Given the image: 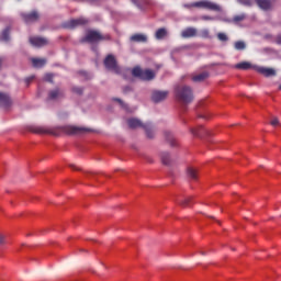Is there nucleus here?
Instances as JSON below:
<instances>
[{
  "instance_id": "obj_1",
  "label": "nucleus",
  "mask_w": 281,
  "mask_h": 281,
  "mask_svg": "<svg viewBox=\"0 0 281 281\" xmlns=\"http://www.w3.org/2000/svg\"><path fill=\"white\" fill-rule=\"evenodd\" d=\"M175 95L176 99L183 104H189L194 99L193 90L188 86H177L175 88Z\"/></svg>"
},
{
  "instance_id": "obj_2",
  "label": "nucleus",
  "mask_w": 281,
  "mask_h": 281,
  "mask_svg": "<svg viewBox=\"0 0 281 281\" xmlns=\"http://www.w3.org/2000/svg\"><path fill=\"white\" fill-rule=\"evenodd\" d=\"M186 7L210 10L217 13L223 12V7H221V4H217L216 2H212L211 0H199L198 2H192V4H187Z\"/></svg>"
},
{
  "instance_id": "obj_3",
  "label": "nucleus",
  "mask_w": 281,
  "mask_h": 281,
  "mask_svg": "<svg viewBox=\"0 0 281 281\" xmlns=\"http://www.w3.org/2000/svg\"><path fill=\"white\" fill-rule=\"evenodd\" d=\"M110 35H102L100 31H87L85 37L81 40L82 43L98 44L103 41H110Z\"/></svg>"
},
{
  "instance_id": "obj_4",
  "label": "nucleus",
  "mask_w": 281,
  "mask_h": 281,
  "mask_svg": "<svg viewBox=\"0 0 281 281\" xmlns=\"http://www.w3.org/2000/svg\"><path fill=\"white\" fill-rule=\"evenodd\" d=\"M132 75L135 78H138L143 81H151L156 77V74L153 70L150 69L143 70L140 67H135L132 70Z\"/></svg>"
},
{
  "instance_id": "obj_5",
  "label": "nucleus",
  "mask_w": 281,
  "mask_h": 281,
  "mask_svg": "<svg viewBox=\"0 0 281 281\" xmlns=\"http://www.w3.org/2000/svg\"><path fill=\"white\" fill-rule=\"evenodd\" d=\"M127 124L131 128H137V127H143L146 132V135L148 138H153L154 137V133H153V128L151 125L149 123L147 124H143L139 120L137 119H130L127 121Z\"/></svg>"
},
{
  "instance_id": "obj_6",
  "label": "nucleus",
  "mask_w": 281,
  "mask_h": 281,
  "mask_svg": "<svg viewBox=\"0 0 281 281\" xmlns=\"http://www.w3.org/2000/svg\"><path fill=\"white\" fill-rule=\"evenodd\" d=\"M59 131L67 135H81V134L91 132L90 128L71 126V125L63 126L59 128Z\"/></svg>"
},
{
  "instance_id": "obj_7",
  "label": "nucleus",
  "mask_w": 281,
  "mask_h": 281,
  "mask_svg": "<svg viewBox=\"0 0 281 281\" xmlns=\"http://www.w3.org/2000/svg\"><path fill=\"white\" fill-rule=\"evenodd\" d=\"M89 21L86 18H77L76 20H68V22H64L63 27L66 30H75L76 27H80L87 25Z\"/></svg>"
},
{
  "instance_id": "obj_8",
  "label": "nucleus",
  "mask_w": 281,
  "mask_h": 281,
  "mask_svg": "<svg viewBox=\"0 0 281 281\" xmlns=\"http://www.w3.org/2000/svg\"><path fill=\"white\" fill-rule=\"evenodd\" d=\"M103 64L108 70L114 71L115 74L120 72V69L117 67V61L114 55H106Z\"/></svg>"
},
{
  "instance_id": "obj_9",
  "label": "nucleus",
  "mask_w": 281,
  "mask_h": 281,
  "mask_svg": "<svg viewBox=\"0 0 281 281\" xmlns=\"http://www.w3.org/2000/svg\"><path fill=\"white\" fill-rule=\"evenodd\" d=\"M20 15L23 22L26 24L35 23L38 21V19H41L38 11H31V13H21Z\"/></svg>"
},
{
  "instance_id": "obj_10",
  "label": "nucleus",
  "mask_w": 281,
  "mask_h": 281,
  "mask_svg": "<svg viewBox=\"0 0 281 281\" xmlns=\"http://www.w3.org/2000/svg\"><path fill=\"white\" fill-rule=\"evenodd\" d=\"M276 2H277V0H255V3L262 11H270V10H272Z\"/></svg>"
},
{
  "instance_id": "obj_11",
  "label": "nucleus",
  "mask_w": 281,
  "mask_h": 281,
  "mask_svg": "<svg viewBox=\"0 0 281 281\" xmlns=\"http://www.w3.org/2000/svg\"><path fill=\"white\" fill-rule=\"evenodd\" d=\"M30 43L35 47H45L49 44L46 37H30Z\"/></svg>"
},
{
  "instance_id": "obj_12",
  "label": "nucleus",
  "mask_w": 281,
  "mask_h": 281,
  "mask_svg": "<svg viewBox=\"0 0 281 281\" xmlns=\"http://www.w3.org/2000/svg\"><path fill=\"white\" fill-rule=\"evenodd\" d=\"M168 94H169L168 91H154L151 94V100L155 103H159L166 100Z\"/></svg>"
},
{
  "instance_id": "obj_13",
  "label": "nucleus",
  "mask_w": 281,
  "mask_h": 281,
  "mask_svg": "<svg viewBox=\"0 0 281 281\" xmlns=\"http://www.w3.org/2000/svg\"><path fill=\"white\" fill-rule=\"evenodd\" d=\"M10 106H12V99H10V95L0 92V108L8 110Z\"/></svg>"
},
{
  "instance_id": "obj_14",
  "label": "nucleus",
  "mask_w": 281,
  "mask_h": 281,
  "mask_svg": "<svg viewBox=\"0 0 281 281\" xmlns=\"http://www.w3.org/2000/svg\"><path fill=\"white\" fill-rule=\"evenodd\" d=\"M196 34H198L196 29H194L193 26H188V29H184L181 32V37H183V38H192V37H195Z\"/></svg>"
},
{
  "instance_id": "obj_15",
  "label": "nucleus",
  "mask_w": 281,
  "mask_h": 281,
  "mask_svg": "<svg viewBox=\"0 0 281 281\" xmlns=\"http://www.w3.org/2000/svg\"><path fill=\"white\" fill-rule=\"evenodd\" d=\"M256 70L267 78L274 77L277 75L276 70L272 68L257 67Z\"/></svg>"
},
{
  "instance_id": "obj_16",
  "label": "nucleus",
  "mask_w": 281,
  "mask_h": 281,
  "mask_svg": "<svg viewBox=\"0 0 281 281\" xmlns=\"http://www.w3.org/2000/svg\"><path fill=\"white\" fill-rule=\"evenodd\" d=\"M130 41L133 43H146L147 36L143 33H135L134 35H131Z\"/></svg>"
},
{
  "instance_id": "obj_17",
  "label": "nucleus",
  "mask_w": 281,
  "mask_h": 281,
  "mask_svg": "<svg viewBox=\"0 0 281 281\" xmlns=\"http://www.w3.org/2000/svg\"><path fill=\"white\" fill-rule=\"evenodd\" d=\"M236 69H239V70H249L251 68H256V67H252V65L250 64V61H240L239 64H237L235 66Z\"/></svg>"
},
{
  "instance_id": "obj_18",
  "label": "nucleus",
  "mask_w": 281,
  "mask_h": 281,
  "mask_svg": "<svg viewBox=\"0 0 281 281\" xmlns=\"http://www.w3.org/2000/svg\"><path fill=\"white\" fill-rule=\"evenodd\" d=\"M63 97V91L60 89H55L48 92V100H57Z\"/></svg>"
},
{
  "instance_id": "obj_19",
  "label": "nucleus",
  "mask_w": 281,
  "mask_h": 281,
  "mask_svg": "<svg viewBox=\"0 0 281 281\" xmlns=\"http://www.w3.org/2000/svg\"><path fill=\"white\" fill-rule=\"evenodd\" d=\"M32 64H33V67L35 68H43V66L47 64V59H38L36 57H33Z\"/></svg>"
},
{
  "instance_id": "obj_20",
  "label": "nucleus",
  "mask_w": 281,
  "mask_h": 281,
  "mask_svg": "<svg viewBox=\"0 0 281 281\" xmlns=\"http://www.w3.org/2000/svg\"><path fill=\"white\" fill-rule=\"evenodd\" d=\"M207 78H209V74L206 71H204L198 76L192 77V81L193 82H203Z\"/></svg>"
},
{
  "instance_id": "obj_21",
  "label": "nucleus",
  "mask_w": 281,
  "mask_h": 281,
  "mask_svg": "<svg viewBox=\"0 0 281 281\" xmlns=\"http://www.w3.org/2000/svg\"><path fill=\"white\" fill-rule=\"evenodd\" d=\"M0 41L2 42H10V29L9 26L7 29H4V31H2L1 35H0Z\"/></svg>"
},
{
  "instance_id": "obj_22",
  "label": "nucleus",
  "mask_w": 281,
  "mask_h": 281,
  "mask_svg": "<svg viewBox=\"0 0 281 281\" xmlns=\"http://www.w3.org/2000/svg\"><path fill=\"white\" fill-rule=\"evenodd\" d=\"M165 137H166V140L170 144V146L172 147L177 146V142L170 132H165Z\"/></svg>"
},
{
  "instance_id": "obj_23",
  "label": "nucleus",
  "mask_w": 281,
  "mask_h": 281,
  "mask_svg": "<svg viewBox=\"0 0 281 281\" xmlns=\"http://www.w3.org/2000/svg\"><path fill=\"white\" fill-rule=\"evenodd\" d=\"M166 36H167L166 29H158L156 31V34H155L156 40L160 41V40H164Z\"/></svg>"
},
{
  "instance_id": "obj_24",
  "label": "nucleus",
  "mask_w": 281,
  "mask_h": 281,
  "mask_svg": "<svg viewBox=\"0 0 281 281\" xmlns=\"http://www.w3.org/2000/svg\"><path fill=\"white\" fill-rule=\"evenodd\" d=\"M192 200H193L192 196H188V198H186V199H183V200H179L178 203H179L181 206H183V207H188V206L191 205Z\"/></svg>"
},
{
  "instance_id": "obj_25",
  "label": "nucleus",
  "mask_w": 281,
  "mask_h": 281,
  "mask_svg": "<svg viewBox=\"0 0 281 281\" xmlns=\"http://www.w3.org/2000/svg\"><path fill=\"white\" fill-rule=\"evenodd\" d=\"M161 161L164 165L169 166L170 165V156L168 153L161 154Z\"/></svg>"
},
{
  "instance_id": "obj_26",
  "label": "nucleus",
  "mask_w": 281,
  "mask_h": 281,
  "mask_svg": "<svg viewBox=\"0 0 281 281\" xmlns=\"http://www.w3.org/2000/svg\"><path fill=\"white\" fill-rule=\"evenodd\" d=\"M188 176H189V178H191L192 180H196V179H198L196 170L193 169V168H189V169H188Z\"/></svg>"
},
{
  "instance_id": "obj_27",
  "label": "nucleus",
  "mask_w": 281,
  "mask_h": 281,
  "mask_svg": "<svg viewBox=\"0 0 281 281\" xmlns=\"http://www.w3.org/2000/svg\"><path fill=\"white\" fill-rule=\"evenodd\" d=\"M200 37L201 38H210V31L209 29H202L200 32Z\"/></svg>"
},
{
  "instance_id": "obj_28",
  "label": "nucleus",
  "mask_w": 281,
  "mask_h": 281,
  "mask_svg": "<svg viewBox=\"0 0 281 281\" xmlns=\"http://www.w3.org/2000/svg\"><path fill=\"white\" fill-rule=\"evenodd\" d=\"M204 128L202 126L198 127V128H190V132L193 136H200L201 132L203 131Z\"/></svg>"
},
{
  "instance_id": "obj_29",
  "label": "nucleus",
  "mask_w": 281,
  "mask_h": 281,
  "mask_svg": "<svg viewBox=\"0 0 281 281\" xmlns=\"http://www.w3.org/2000/svg\"><path fill=\"white\" fill-rule=\"evenodd\" d=\"M246 48L245 42H235V49L244 50Z\"/></svg>"
},
{
  "instance_id": "obj_30",
  "label": "nucleus",
  "mask_w": 281,
  "mask_h": 281,
  "mask_svg": "<svg viewBox=\"0 0 281 281\" xmlns=\"http://www.w3.org/2000/svg\"><path fill=\"white\" fill-rule=\"evenodd\" d=\"M237 2L249 8L254 5L252 0H237Z\"/></svg>"
},
{
  "instance_id": "obj_31",
  "label": "nucleus",
  "mask_w": 281,
  "mask_h": 281,
  "mask_svg": "<svg viewBox=\"0 0 281 281\" xmlns=\"http://www.w3.org/2000/svg\"><path fill=\"white\" fill-rule=\"evenodd\" d=\"M34 133H36V134L50 133V134H53V135H58V134H56V133H54V132H47V131H45V130H44V128H42V127H37V128H35Z\"/></svg>"
},
{
  "instance_id": "obj_32",
  "label": "nucleus",
  "mask_w": 281,
  "mask_h": 281,
  "mask_svg": "<svg viewBox=\"0 0 281 281\" xmlns=\"http://www.w3.org/2000/svg\"><path fill=\"white\" fill-rule=\"evenodd\" d=\"M217 38H218L221 42H227V41H228V37H227L226 33H218V34H217Z\"/></svg>"
},
{
  "instance_id": "obj_33",
  "label": "nucleus",
  "mask_w": 281,
  "mask_h": 281,
  "mask_svg": "<svg viewBox=\"0 0 281 281\" xmlns=\"http://www.w3.org/2000/svg\"><path fill=\"white\" fill-rule=\"evenodd\" d=\"M44 80L47 81V82H54V75L52 74H47L45 77H44Z\"/></svg>"
},
{
  "instance_id": "obj_34",
  "label": "nucleus",
  "mask_w": 281,
  "mask_h": 281,
  "mask_svg": "<svg viewBox=\"0 0 281 281\" xmlns=\"http://www.w3.org/2000/svg\"><path fill=\"white\" fill-rule=\"evenodd\" d=\"M34 78H35L34 76L27 77V78L24 80V82L26 83V86H30V83L34 81Z\"/></svg>"
},
{
  "instance_id": "obj_35",
  "label": "nucleus",
  "mask_w": 281,
  "mask_h": 281,
  "mask_svg": "<svg viewBox=\"0 0 281 281\" xmlns=\"http://www.w3.org/2000/svg\"><path fill=\"white\" fill-rule=\"evenodd\" d=\"M270 124H271L273 127H276V126L280 125V122H279V120H278L277 117H274V119H272V121L270 122Z\"/></svg>"
},
{
  "instance_id": "obj_36",
  "label": "nucleus",
  "mask_w": 281,
  "mask_h": 281,
  "mask_svg": "<svg viewBox=\"0 0 281 281\" xmlns=\"http://www.w3.org/2000/svg\"><path fill=\"white\" fill-rule=\"evenodd\" d=\"M202 21H213L214 18H211V15H201Z\"/></svg>"
},
{
  "instance_id": "obj_37",
  "label": "nucleus",
  "mask_w": 281,
  "mask_h": 281,
  "mask_svg": "<svg viewBox=\"0 0 281 281\" xmlns=\"http://www.w3.org/2000/svg\"><path fill=\"white\" fill-rule=\"evenodd\" d=\"M244 19H245V15H235L234 21L240 22V21H244Z\"/></svg>"
},
{
  "instance_id": "obj_38",
  "label": "nucleus",
  "mask_w": 281,
  "mask_h": 281,
  "mask_svg": "<svg viewBox=\"0 0 281 281\" xmlns=\"http://www.w3.org/2000/svg\"><path fill=\"white\" fill-rule=\"evenodd\" d=\"M114 101L119 102L123 109H127L126 104H124L121 99H114Z\"/></svg>"
},
{
  "instance_id": "obj_39",
  "label": "nucleus",
  "mask_w": 281,
  "mask_h": 281,
  "mask_svg": "<svg viewBox=\"0 0 281 281\" xmlns=\"http://www.w3.org/2000/svg\"><path fill=\"white\" fill-rule=\"evenodd\" d=\"M5 244V236H3V234H0V245H4Z\"/></svg>"
},
{
  "instance_id": "obj_40",
  "label": "nucleus",
  "mask_w": 281,
  "mask_h": 281,
  "mask_svg": "<svg viewBox=\"0 0 281 281\" xmlns=\"http://www.w3.org/2000/svg\"><path fill=\"white\" fill-rule=\"evenodd\" d=\"M72 91L77 94H81L82 93V89L81 88H74Z\"/></svg>"
},
{
  "instance_id": "obj_41",
  "label": "nucleus",
  "mask_w": 281,
  "mask_h": 281,
  "mask_svg": "<svg viewBox=\"0 0 281 281\" xmlns=\"http://www.w3.org/2000/svg\"><path fill=\"white\" fill-rule=\"evenodd\" d=\"M276 43H277L278 45H281V34H280V35H277Z\"/></svg>"
},
{
  "instance_id": "obj_42",
  "label": "nucleus",
  "mask_w": 281,
  "mask_h": 281,
  "mask_svg": "<svg viewBox=\"0 0 281 281\" xmlns=\"http://www.w3.org/2000/svg\"><path fill=\"white\" fill-rule=\"evenodd\" d=\"M128 91H132V89H131L130 87H126V88H124V90H123L124 93H127Z\"/></svg>"
},
{
  "instance_id": "obj_43",
  "label": "nucleus",
  "mask_w": 281,
  "mask_h": 281,
  "mask_svg": "<svg viewBox=\"0 0 281 281\" xmlns=\"http://www.w3.org/2000/svg\"><path fill=\"white\" fill-rule=\"evenodd\" d=\"M200 254H201V255H203V256H204V255H206V252H205V251H201Z\"/></svg>"
},
{
  "instance_id": "obj_44",
  "label": "nucleus",
  "mask_w": 281,
  "mask_h": 281,
  "mask_svg": "<svg viewBox=\"0 0 281 281\" xmlns=\"http://www.w3.org/2000/svg\"><path fill=\"white\" fill-rule=\"evenodd\" d=\"M279 89L281 90V85H280Z\"/></svg>"
}]
</instances>
